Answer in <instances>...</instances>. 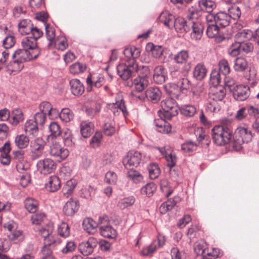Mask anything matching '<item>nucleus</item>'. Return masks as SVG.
<instances>
[{
    "mask_svg": "<svg viewBox=\"0 0 259 259\" xmlns=\"http://www.w3.org/2000/svg\"><path fill=\"white\" fill-rule=\"evenodd\" d=\"M231 119L223 118L222 125L214 126L211 130L212 140L215 144L222 146L230 142L232 137V130L229 126Z\"/></svg>",
    "mask_w": 259,
    "mask_h": 259,
    "instance_id": "obj_1",
    "label": "nucleus"
},
{
    "mask_svg": "<svg viewBox=\"0 0 259 259\" xmlns=\"http://www.w3.org/2000/svg\"><path fill=\"white\" fill-rule=\"evenodd\" d=\"M197 17V12L194 8L189 9L188 25H189V31L192 30L190 33L191 38L195 40H200L202 36L204 27L203 25L194 19Z\"/></svg>",
    "mask_w": 259,
    "mask_h": 259,
    "instance_id": "obj_2",
    "label": "nucleus"
},
{
    "mask_svg": "<svg viewBox=\"0 0 259 259\" xmlns=\"http://www.w3.org/2000/svg\"><path fill=\"white\" fill-rule=\"evenodd\" d=\"M251 131L243 126H239L235 131L233 136V147L236 150L242 148V145L245 143H248L252 139Z\"/></svg>",
    "mask_w": 259,
    "mask_h": 259,
    "instance_id": "obj_3",
    "label": "nucleus"
},
{
    "mask_svg": "<svg viewBox=\"0 0 259 259\" xmlns=\"http://www.w3.org/2000/svg\"><path fill=\"white\" fill-rule=\"evenodd\" d=\"M161 106L162 111L159 110L158 112L160 117L162 116L164 118L169 120L173 116L178 114V107L177 104L172 98H168L163 100L161 103Z\"/></svg>",
    "mask_w": 259,
    "mask_h": 259,
    "instance_id": "obj_4",
    "label": "nucleus"
},
{
    "mask_svg": "<svg viewBox=\"0 0 259 259\" xmlns=\"http://www.w3.org/2000/svg\"><path fill=\"white\" fill-rule=\"evenodd\" d=\"M138 69V64L136 60L132 62L119 64L117 66L118 75L123 79L127 80L135 75Z\"/></svg>",
    "mask_w": 259,
    "mask_h": 259,
    "instance_id": "obj_5",
    "label": "nucleus"
},
{
    "mask_svg": "<svg viewBox=\"0 0 259 259\" xmlns=\"http://www.w3.org/2000/svg\"><path fill=\"white\" fill-rule=\"evenodd\" d=\"M46 143L42 138H37L30 142L29 156L35 160L46 154Z\"/></svg>",
    "mask_w": 259,
    "mask_h": 259,
    "instance_id": "obj_6",
    "label": "nucleus"
},
{
    "mask_svg": "<svg viewBox=\"0 0 259 259\" xmlns=\"http://www.w3.org/2000/svg\"><path fill=\"white\" fill-rule=\"evenodd\" d=\"M207 23L214 22L220 27H226L231 23L230 16L225 12L221 11L216 14L210 13L206 17Z\"/></svg>",
    "mask_w": 259,
    "mask_h": 259,
    "instance_id": "obj_7",
    "label": "nucleus"
},
{
    "mask_svg": "<svg viewBox=\"0 0 259 259\" xmlns=\"http://www.w3.org/2000/svg\"><path fill=\"white\" fill-rule=\"evenodd\" d=\"M52 225H49L40 229L39 234L44 238V246L46 247L55 246L60 243V240L52 235Z\"/></svg>",
    "mask_w": 259,
    "mask_h": 259,
    "instance_id": "obj_8",
    "label": "nucleus"
},
{
    "mask_svg": "<svg viewBox=\"0 0 259 259\" xmlns=\"http://www.w3.org/2000/svg\"><path fill=\"white\" fill-rule=\"evenodd\" d=\"M49 153L57 161L60 162L66 159L69 155V151L59 143H53L50 146Z\"/></svg>",
    "mask_w": 259,
    "mask_h": 259,
    "instance_id": "obj_9",
    "label": "nucleus"
},
{
    "mask_svg": "<svg viewBox=\"0 0 259 259\" xmlns=\"http://www.w3.org/2000/svg\"><path fill=\"white\" fill-rule=\"evenodd\" d=\"M235 42H244L252 39L259 45V27L254 32L248 29H244L238 32L235 35Z\"/></svg>",
    "mask_w": 259,
    "mask_h": 259,
    "instance_id": "obj_10",
    "label": "nucleus"
},
{
    "mask_svg": "<svg viewBox=\"0 0 259 259\" xmlns=\"http://www.w3.org/2000/svg\"><path fill=\"white\" fill-rule=\"evenodd\" d=\"M142 159L140 152L135 151L128 152L126 156L123 159V164L127 169L131 166L137 167L139 165Z\"/></svg>",
    "mask_w": 259,
    "mask_h": 259,
    "instance_id": "obj_11",
    "label": "nucleus"
},
{
    "mask_svg": "<svg viewBox=\"0 0 259 259\" xmlns=\"http://www.w3.org/2000/svg\"><path fill=\"white\" fill-rule=\"evenodd\" d=\"M37 170L43 175L52 173L56 169V164L51 158H46L38 161L36 164Z\"/></svg>",
    "mask_w": 259,
    "mask_h": 259,
    "instance_id": "obj_12",
    "label": "nucleus"
},
{
    "mask_svg": "<svg viewBox=\"0 0 259 259\" xmlns=\"http://www.w3.org/2000/svg\"><path fill=\"white\" fill-rule=\"evenodd\" d=\"M98 244V240L94 237H90L87 241L79 243L78 249L80 252L84 256L91 254Z\"/></svg>",
    "mask_w": 259,
    "mask_h": 259,
    "instance_id": "obj_13",
    "label": "nucleus"
},
{
    "mask_svg": "<svg viewBox=\"0 0 259 259\" xmlns=\"http://www.w3.org/2000/svg\"><path fill=\"white\" fill-rule=\"evenodd\" d=\"M158 149L164 156L167 163V166L170 168L175 166L177 162V157L175 153L172 151L171 147L166 146L162 148H158Z\"/></svg>",
    "mask_w": 259,
    "mask_h": 259,
    "instance_id": "obj_14",
    "label": "nucleus"
},
{
    "mask_svg": "<svg viewBox=\"0 0 259 259\" xmlns=\"http://www.w3.org/2000/svg\"><path fill=\"white\" fill-rule=\"evenodd\" d=\"M234 99L238 101H244L248 98L250 95L249 87L239 85L232 92Z\"/></svg>",
    "mask_w": 259,
    "mask_h": 259,
    "instance_id": "obj_15",
    "label": "nucleus"
},
{
    "mask_svg": "<svg viewBox=\"0 0 259 259\" xmlns=\"http://www.w3.org/2000/svg\"><path fill=\"white\" fill-rule=\"evenodd\" d=\"M166 119L162 116V117L154 120V124L158 132L163 134H168L170 132L171 130V125L165 121Z\"/></svg>",
    "mask_w": 259,
    "mask_h": 259,
    "instance_id": "obj_16",
    "label": "nucleus"
},
{
    "mask_svg": "<svg viewBox=\"0 0 259 259\" xmlns=\"http://www.w3.org/2000/svg\"><path fill=\"white\" fill-rule=\"evenodd\" d=\"M167 77V71L163 66H157L154 69L153 79L158 84L165 82Z\"/></svg>",
    "mask_w": 259,
    "mask_h": 259,
    "instance_id": "obj_17",
    "label": "nucleus"
},
{
    "mask_svg": "<svg viewBox=\"0 0 259 259\" xmlns=\"http://www.w3.org/2000/svg\"><path fill=\"white\" fill-rule=\"evenodd\" d=\"M146 98L153 103L158 102L161 98V93L157 87H150L145 92Z\"/></svg>",
    "mask_w": 259,
    "mask_h": 259,
    "instance_id": "obj_18",
    "label": "nucleus"
},
{
    "mask_svg": "<svg viewBox=\"0 0 259 259\" xmlns=\"http://www.w3.org/2000/svg\"><path fill=\"white\" fill-rule=\"evenodd\" d=\"M189 25L188 19L186 20L183 18L178 17L175 19L173 26L177 32L183 33L189 32Z\"/></svg>",
    "mask_w": 259,
    "mask_h": 259,
    "instance_id": "obj_19",
    "label": "nucleus"
},
{
    "mask_svg": "<svg viewBox=\"0 0 259 259\" xmlns=\"http://www.w3.org/2000/svg\"><path fill=\"white\" fill-rule=\"evenodd\" d=\"M79 206L78 201L70 199L65 203L63 207V212L66 215L72 216L77 211Z\"/></svg>",
    "mask_w": 259,
    "mask_h": 259,
    "instance_id": "obj_20",
    "label": "nucleus"
},
{
    "mask_svg": "<svg viewBox=\"0 0 259 259\" xmlns=\"http://www.w3.org/2000/svg\"><path fill=\"white\" fill-rule=\"evenodd\" d=\"M82 225L83 230L89 234H94L97 232L98 224L91 218L84 219Z\"/></svg>",
    "mask_w": 259,
    "mask_h": 259,
    "instance_id": "obj_21",
    "label": "nucleus"
},
{
    "mask_svg": "<svg viewBox=\"0 0 259 259\" xmlns=\"http://www.w3.org/2000/svg\"><path fill=\"white\" fill-rule=\"evenodd\" d=\"M70 90L74 96L81 95L84 91V88L82 83L78 79H72L69 82Z\"/></svg>",
    "mask_w": 259,
    "mask_h": 259,
    "instance_id": "obj_22",
    "label": "nucleus"
},
{
    "mask_svg": "<svg viewBox=\"0 0 259 259\" xmlns=\"http://www.w3.org/2000/svg\"><path fill=\"white\" fill-rule=\"evenodd\" d=\"M87 83L89 85L87 90L88 92H90L93 87L99 88L102 86L105 83V79L104 77L101 76L94 77L92 79L91 75H90L87 78Z\"/></svg>",
    "mask_w": 259,
    "mask_h": 259,
    "instance_id": "obj_23",
    "label": "nucleus"
},
{
    "mask_svg": "<svg viewBox=\"0 0 259 259\" xmlns=\"http://www.w3.org/2000/svg\"><path fill=\"white\" fill-rule=\"evenodd\" d=\"M30 53L29 50L19 49L15 51L12 55V59L18 60L19 62L24 64V62L29 61Z\"/></svg>",
    "mask_w": 259,
    "mask_h": 259,
    "instance_id": "obj_24",
    "label": "nucleus"
},
{
    "mask_svg": "<svg viewBox=\"0 0 259 259\" xmlns=\"http://www.w3.org/2000/svg\"><path fill=\"white\" fill-rule=\"evenodd\" d=\"M109 107L114 115H118L120 111L122 112L124 116L127 114L124 102L122 99L117 101L115 103L109 104Z\"/></svg>",
    "mask_w": 259,
    "mask_h": 259,
    "instance_id": "obj_25",
    "label": "nucleus"
},
{
    "mask_svg": "<svg viewBox=\"0 0 259 259\" xmlns=\"http://www.w3.org/2000/svg\"><path fill=\"white\" fill-rule=\"evenodd\" d=\"M159 21L164 24L165 26L171 28L173 27L175 21V17L168 11H163L160 14Z\"/></svg>",
    "mask_w": 259,
    "mask_h": 259,
    "instance_id": "obj_26",
    "label": "nucleus"
},
{
    "mask_svg": "<svg viewBox=\"0 0 259 259\" xmlns=\"http://www.w3.org/2000/svg\"><path fill=\"white\" fill-rule=\"evenodd\" d=\"M181 200V198L178 196H176L174 198L169 199L167 201L163 203L161 205L160 207L161 212L165 213L167 211L171 210Z\"/></svg>",
    "mask_w": 259,
    "mask_h": 259,
    "instance_id": "obj_27",
    "label": "nucleus"
},
{
    "mask_svg": "<svg viewBox=\"0 0 259 259\" xmlns=\"http://www.w3.org/2000/svg\"><path fill=\"white\" fill-rule=\"evenodd\" d=\"M61 182L59 178L56 176H52L49 179L46 184V188L50 192H56L60 188Z\"/></svg>",
    "mask_w": 259,
    "mask_h": 259,
    "instance_id": "obj_28",
    "label": "nucleus"
},
{
    "mask_svg": "<svg viewBox=\"0 0 259 259\" xmlns=\"http://www.w3.org/2000/svg\"><path fill=\"white\" fill-rule=\"evenodd\" d=\"M7 72L10 74H14L19 72L24 67V64L19 62L18 60L13 59L7 66Z\"/></svg>",
    "mask_w": 259,
    "mask_h": 259,
    "instance_id": "obj_29",
    "label": "nucleus"
},
{
    "mask_svg": "<svg viewBox=\"0 0 259 259\" xmlns=\"http://www.w3.org/2000/svg\"><path fill=\"white\" fill-rule=\"evenodd\" d=\"M94 124L92 122L82 121L80 123V133L85 138L89 137L94 132Z\"/></svg>",
    "mask_w": 259,
    "mask_h": 259,
    "instance_id": "obj_30",
    "label": "nucleus"
},
{
    "mask_svg": "<svg viewBox=\"0 0 259 259\" xmlns=\"http://www.w3.org/2000/svg\"><path fill=\"white\" fill-rule=\"evenodd\" d=\"M149 79L145 77L138 76L134 80L133 84L135 88L139 92L143 91L149 84Z\"/></svg>",
    "mask_w": 259,
    "mask_h": 259,
    "instance_id": "obj_31",
    "label": "nucleus"
},
{
    "mask_svg": "<svg viewBox=\"0 0 259 259\" xmlns=\"http://www.w3.org/2000/svg\"><path fill=\"white\" fill-rule=\"evenodd\" d=\"M33 24L29 19H23L18 24L19 32L23 35L29 34Z\"/></svg>",
    "mask_w": 259,
    "mask_h": 259,
    "instance_id": "obj_32",
    "label": "nucleus"
},
{
    "mask_svg": "<svg viewBox=\"0 0 259 259\" xmlns=\"http://www.w3.org/2000/svg\"><path fill=\"white\" fill-rule=\"evenodd\" d=\"M99 230L101 235L104 237L113 239L116 237V231L110 224L100 227Z\"/></svg>",
    "mask_w": 259,
    "mask_h": 259,
    "instance_id": "obj_33",
    "label": "nucleus"
},
{
    "mask_svg": "<svg viewBox=\"0 0 259 259\" xmlns=\"http://www.w3.org/2000/svg\"><path fill=\"white\" fill-rule=\"evenodd\" d=\"M207 73V69L204 64H198L193 70V76L197 80H201L204 78Z\"/></svg>",
    "mask_w": 259,
    "mask_h": 259,
    "instance_id": "obj_34",
    "label": "nucleus"
},
{
    "mask_svg": "<svg viewBox=\"0 0 259 259\" xmlns=\"http://www.w3.org/2000/svg\"><path fill=\"white\" fill-rule=\"evenodd\" d=\"M165 92L174 97L179 98L181 92L176 83H169L165 84L163 87Z\"/></svg>",
    "mask_w": 259,
    "mask_h": 259,
    "instance_id": "obj_35",
    "label": "nucleus"
},
{
    "mask_svg": "<svg viewBox=\"0 0 259 259\" xmlns=\"http://www.w3.org/2000/svg\"><path fill=\"white\" fill-rule=\"evenodd\" d=\"M24 206L29 212L34 213L38 209V202L34 198L27 197L24 201Z\"/></svg>",
    "mask_w": 259,
    "mask_h": 259,
    "instance_id": "obj_36",
    "label": "nucleus"
},
{
    "mask_svg": "<svg viewBox=\"0 0 259 259\" xmlns=\"http://www.w3.org/2000/svg\"><path fill=\"white\" fill-rule=\"evenodd\" d=\"M180 110L182 114L189 117L194 116L197 112L196 106L190 104L182 105L180 108Z\"/></svg>",
    "mask_w": 259,
    "mask_h": 259,
    "instance_id": "obj_37",
    "label": "nucleus"
},
{
    "mask_svg": "<svg viewBox=\"0 0 259 259\" xmlns=\"http://www.w3.org/2000/svg\"><path fill=\"white\" fill-rule=\"evenodd\" d=\"M146 50L151 52L152 56L156 58H160L164 51L163 48L161 46H155L152 43L147 45Z\"/></svg>",
    "mask_w": 259,
    "mask_h": 259,
    "instance_id": "obj_38",
    "label": "nucleus"
},
{
    "mask_svg": "<svg viewBox=\"0 0 259 259\" xmlns=\"http://www.w3.org/2000/svg\"><path fill=\"white\" fill-rule=\"evenodd\" d=\"M226 96V89L220 87L214 89L210 94V99L215 100L218 102L222 101Z\"/></svg>",
    "mask_w": 259,
    "mask_h": 259,
    "instance_id": "obj_39",
    "label": "nucleus"
},
{
    "mask_svg": "<svg viewBox=\"0 0 259 259\" xmlns=\"http://www.w3.org/2000/svg\"><path fill=\"white\" fill-rule=\"evenodd\" d=\"M199 6L201 10L210 14L215 8L216 4L211 0H200L199 1Z\"/></svg>",
    "mask_w": 259,
    "mask_h": 259,
    "instance_id": "obj_40",
    "label": "nucleus"
},
{
    "mask_svg": "<svg viewBox=\"0 0 259 259\" xmlns=\"http://www.w3.org/2000/svg\"><path fill=\"white\" fill-rule=\"evenodd\" d=\"M248 66V63L246 59L243 57H238L234 61V69L238 72L244 71Z\"/></svg>",
    "mask_w": 259,
    "mask_h": 259,
    "instance_id": "obj_41",
    "label": "nucleus"
},
{
    "mask_svg": "<svg viewBox=\"0 0 259 259\" xmlns=\"http://www.w3.org/2000/svg\"><path fill=\"white\" fill-rule=\"evenodd\" d=\"M194 249L198 256L201 255V259H204V256L206 254L207 250L205 242L203 241L197 242L194 246Z\"/></svg>",
    "mask_w": 259,
    "mask_h": 259,
    "instance_id": "obj_42",
    "label": "nucleus"
},
{
    "mask_svg": "<svg viewBox=\"0 0 259 259\" xmlns=\"http://www.w3.org/2000/svg\"><path fill=\"white\" fill-rule=\"evenodd\" d=\"M115 123L113 121L105 122L103 126L104 134L108 136H112L116 132Z\"/></svg>",
    "mask_w": 259,
    "mask_h": 259,
    "instance_id": "obj_43",
    "label": "nucleus"
},
{
    "mask_svg": "<svg viewBox=\"0 0 259 259\" xmlns=\"http://www.w3.org/2000/svg\"><path fill=\"white\" fill-rule=\"evenodd\" d=\"M38 125L33 120H28L25 124V131L29 135H34L38 131Z\"/></svg>",
    "mask_w": 259,
    "mask_h": 259,
    "instance_id": "obj_44",
    "label": "nucleus"
},
{
    "mask_svg": "<svg viewBox=\"0 0 259 259\" xmlns=\"http://www.w3.org/2000/svg\"><path fill=\"white\" fill-rule=\"evenodd\" d=\"M9 239L15 243L22 242L24 240L25 236L22 231L20 230H15L9 235Z\"/></svg>",
    "mask_w": 259,
    "mask_h": 259,
    "instance_id": "obj_45",
    "label": "nucleus"
},
{
    "mask_svg": "<svg viewBox=\"0 0 259 259\" xmlns=\"http://www.w3.org/2000/svg\"><path fill=\"white\" fill-rule=\"evenodd\" d=\"M135 199L133 196H130L120 199L117 203V206L121 209H124L134 204Z\"/></svg>",
    "mask_w": 259,
    "mask_h": 259,
    "instance_id": "obj_46",
    "label": "nucleus"
},
{
    "mask_svg": "<svg viewBox=\"0 0 259 259\" xmlns=\"http://www.w3.org/2000/svg\"><path fill=\"white\" fill-rule=\"evenodd\" d=\"M29 142V138L24 135H18L15 138V144L20 149L26 147L28 145Z\"/></svg>",
    "mask_w": 259,
    "mask_h": 259,
    "instance_id": "obj_47",
    "label": "nucleus"
},
{
    "mask_svg": "<svg viewBox=\"0 0 259 259\" xmlns=\"http://www.w3.org/2000/svg\"><path fill=\"white\" fill-rule=\"evenodd\" d=\"M156 185L153 183H149L143 187L141 189V193L146 195L148 197L153 195V193L156 190Z\"/></svg>",
    "mask_w": 259,
    "mask_h": 259,
    "instance_id": "obj_48",
    "label": "nucleus"
},
{
    "mask_svg": "<svg viewBox=\"0 0 259 259\" xmlns=\"http://www.w3.org/2000/svg\"><path fill=\"white\" fill-rule=\"evenodd\" d=\"M22 46L24 49L29 50L36 48L37 46L36 40L31 37H25L22 41Z\"/></svg>",
    "mask_w": 259,
    "mask_h": 259,
    "instance_id": "obj_49",
    "label": "nucleus"
},
{
    "mask_svg": "<svg viewBox=\"0 0 259 259\" xmlns=\"http://www.w3.org/2000/svg\"><path fill=\"white\" fill-rule=\"evenodd\" d=\"M60 135L62 137L63 141L66 146H70L72 145V136L70 130L68 128L63 130Z\"/></svg>",
    "mask_w": 259,
    "mask_h": 259,
    "instance_id": "obj_50",
    "label": "nucleus"
},
{
    "mask_svg": "<svg viewBox=\"0 0 259 259\" xmlns=\"http://www.w3.org/2000/svg\"><path fill=\"white\" fill-rule=\"evenodd\" d=\"M220 27L215 23H207V29L206 34L210 38L216 37L219 34Z\"/></svg>",
    "mask_w": 259,
    "mask_h": 259,
    "instance_id": "obj_51",
    "label": "nucleus"
},
{
    "mask_svg": "<svg viewBox=\"0 0 259 259\" xmlns=\"http://www.w3.org/2000/svg\"><path fill=\"white\" fill-rule=\"evenodd\" d=\"M160 189L163 194L167 197H169L174 191V189L169 185L168 182L165 179L161 180Z\"/></svg>",
    "mask_w": 259,
    "mask_h": 259,
    "instance_id": "obj_52",
    "label": "nucleus"
},
{
    "mask_svg": "<svg viewBox=\"0 0 259 259\" xmlns=\"http://www.w3.org/2000/svg\"><path fill=\"white\" fill-rule=\"evenodd\" d=\"M188 58V52L187 51L182 50L174 56V60L177 63L183 64L187 62Z\"/></svg>",
    "mask_w": 259,
    "mask_h": 259,
    "instance_id": "obj_53",
    "label": "nucleus"
},
{
    "mask_svg": "<svg viewBox=\"0 0 259 259\" xmlns=\"http://www.w3.org/2000/svg\"><path fill=\"white\" fill-rule=\"evenodd\" d=\"M129 170L127 173V177L132 180L134 183L140 182L143 179V177L139 172L135 170L133 167H130Z\"/></svg>",
    "mask_w": 259,
    "mask_h": 259,
    "instance_id": "obj_54",
    "label": "nucleus"
},
{
    "mask_svg": "<svg viewBox=\"0 0 259 259\" xmlns=\"http://www.w3.org/2000/svg\"><path fill=\"white\" fill-rule=\"evenodd\" d=\"M46 33L48 40L50 41L48 44L49 47H51L54 44L55 37V30L49 24L45 25Z\"/></svg>",
    "mask_w": 259,
    "mask_h": 259,
    "instance_id": "obj_55",
    "label": "nucleus"
},
{
    "mask_svg": "<svg viewBox=\"0 0 259 259\" xmlns=\"http://www.w3.org/2000/svg\"><path fill=\"white\" fill-rule=\"evenodd\" d=\"M206 109L211 112H217L221 109V106L219 103L215 100L209 98V99L205 105Z\"/></svg>",
    "mask_w": 259,
    "mask_h": 259,
    "instance_id": "obj_56",
    "label": "nucleus"
},
{
    "mask_svg": "<svg viewBox=\"0 0 259 259\" xmlns=\"http://www.w3.org/2000/svg\"><path fill=\"white\" fill-rule=\"evenodd\" d=\"M210 81L214 85H218L221 81V72L217 69H213L210 75Z\"/></svg>",
    "mask_w": 259,
    "mask_h": 259,
    "instance_id": "obj_57",
    "label": "nucleus"
},
{
    "mask_svg": "<svg viewBox=\"0 0 259 259\" xmlns=\"http://www.w3.org/2000/svg\"><path fill=\"white\" fill-rule=\"evenodd\" d=\"M228 14L230 16L231 20L232 19L237 20L240 18L241 12L238 6H233L229 8Z\"/></svg>",
    "mask_w": 259,
    "mask_h": 259,
    "instance_id": "obj_58",
    "label": "nucleus"
},
{
    "mask_svg": "<svg viewBox=\"0 0 259 259\" xmlns=\"http://www.w3.org/2000/svg\"><path fill=\"white\" fill-rule=\"evenodd\" d=\"M149 176L151 179H155L160 174V169L155 163L150 164L148 166Z\"/></svg>",
    "mask_w": 259,
    "mask_h": 259,
    "instance_id": "obj_59",
    "label": "nucleus"
},
{
    "mask_svg": "<svg viewBox=\"0 0 259 259\" xmlns=\"http://www.w3.org/2000/svg\"><path fill=\"white\" fill-rule=\"evenodd\" d=\"M60 119L65 122H69L73 118V114L68 108L62 109L59 114Z\"/></svg>",
    "mask_w": 259,
    "mask_h": 259,
    "instance_id": "obj_60",
    "label": "nucleus"
},
{
    "mask_svg": "<svg viewBox=\"0 0 259 259\" xmlns=\"http://www.w3.org/2000/svg\"><path fill=\"white\" fill-rule=\"evenodd\" d=\"M240 45L239 42H235L232 44L228 49V53L229 55L232 57H236L241 52Z\"/></svg>",
    "mask_w": 259,
    "mask_h": 259,
    "instance_id": "obj_61",
    "label": "nucleus"
},
{
    "mask_svg": "<svg viewBox=\"0 0 259 259\" xmlns=\"http://www.w3.org/2000/svg\"><path fill=\"white\" fill-rule=\"evenodd\" d=\"M46 219V214L43 212L35 213L31 215V221L33 224L36 225H40Z\"/></svg>",
    "mask_w": 259,
    "mask_h": 259,
    "instance_id": "obj_62",
    "label": "nucleus"
},
{
    "mask_svg": "<svg viewBox=\"0 0 259 259\" xmlns=\"http://www.w3.org/2000/svg\"><path fill=\"white\" fill-rule=\"evenodd\" d=\"M85 69V66L78 62H76L72 64L69 68L70 73L73 74H79L83 72Z\"/></svg>",
    "mask_w": 259,
    "mask_h": 259,
    "instance_id": "obj_63",
    "label": "nucleus"
},
{
    "mask_svg": "<svg viewBox=\"0 0 259 259\" xmlns=\"http://www.w3.org/2000/svg\"><path fill=\"white\" fill-rule=\"evenodd\" d=\"M176 83L179 88L180 92L183 90L189 89L190 86V81L187 78L184 77H181Z\"/></svg>",
    "mask_w": 259,
    "mask_h": 259,
    "instance_id": "obj_64",
    "label": "nucleus"
}]
</instances>
